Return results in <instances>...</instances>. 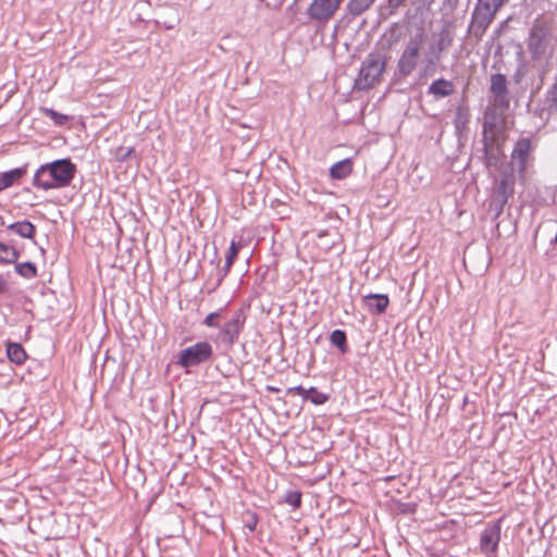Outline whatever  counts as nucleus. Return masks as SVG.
Wrapping results in <instances>:
<instances>
[{"instance_id": "1", "label": "nucleus", "mask_w": 557, "mask_h": 557, "mask_svg": "<svg viewBox=\"0 0 557 557\" xmlns=\"http://www.w3.org/2000/svg\"><path fill=\"white\" fill-rule=\"evenodd\" d=\"M75 173L76 165L69 158L54 160L36 170L32 185L42 190L63 188L71 184Z\"/></svg>"}, {"instance_id": "2", "label": "nucleus", "mask_w": 557, "mask_h": 557, "mask_svg": "<svg viewBox=\"0 0 557 557\" xmlns=\"http://www.w3.org/2000/svg\"><path fill=\"white\" fill-rule=\"evenodd\" d=\"M508 0H478L468 26L470 36L481 39L495 18L496 13Z\"/></svg>"}, {"instance_id": "3", "label": "nucleus", "mask_w": 557, "mask_h": 557, "mask_svg": "<svg viewBox=\"0 0 557 557\" xmlns=\"http://www.w3.org/2000/svg\"><path fill=\"white\" fill-rule=\"evenodd\" d=\"M386 63L387 59L383 53L379 51L370 52L361 64L356 78V86L364 90L379 84L386 69Z\"/></svg>"}, {"instance_id": "4", "label": "nucleus", "mask_w": 557, "mask_h": 557, "mask_svg": "<svg viewBox=\"0 0 557 557\" xmlns=\"http://www.w3.org/2000/svg\"><path fill=\"white\" fill-rule=\"evenodd\" d=\"M536 144L530 137H520L513 145L510 154L511 171L522 181L528 170L533 166Z\"/></svg>"}, {"instance_id": "5", "label": "nucleus", "mask_w": 557, "mask_h": 557, "mask_svg": "<svg viewBox=\"0 0 557 557\" xmlns=\"http://www.w3.org/2000/svg\"><path fill=\"white\" fill-rule=\"evenodd\" d=\"M515 191V177L511 173H504L499 180L494 183L488 210L494 219L502 215L505 206Z\"/></svg>"}, {"instance_id": "6", "label": "nucleus", "mask_w": 557, "mask_h": 557, "mask_svg": "<svg viewBox=\"0 0 557 557\" xmlns=\"http://www.w3.org/2000/svg\"><path fill=\"white\" fill-rule=\"evenodd\" d=\"M424 44V34L419 33L411 37L397 61V74L401 78L411 75L418 66L421 49Z\"/></svg>"}, {"instance_id": "7", "label": "nucleus", "mask_w": 557, "mask_h": 557, "mask_svg": "<svg viewBox=\"0 0 557 557\" xmlns=\"http://www.w3.org/2000/svg\"><path fill=\"white\" fill-rule=\"evenodd\" d=\"M213 348L210 343L202 341L180 351L177 364L182 368L199 366L211 359Z\"/></svg>"}, {"instance_id": "8", "label": "nucleus", "mask_w": 557, "mask_h": 557, "mask_svg": "<svg viewBox=\"0 0 557 557\" xmlns=\"http://www.w3.org/2000/svg\"><path fill=\"white\" fill-rule=\"evenodd\" d=\"M549 42V33L543 24H534L529 33L527 46L532 59L537 60L545 54Z\"/></svg>"}, {"instance_id": "9", "label": "nucleus", "mask_w": 557, "mask_h": 557, "mask_svg": "<svg viewBox=\"0 0 557 557\" xmlns=\"http://www.w3.org/2000/svg\"><path fill=\"white\" fill-rule=\"evenodd\" d=\"M343 0H312L307 8V15L314 22L326 23L337 12Z\"/></svg>"}, {"instance_id": "10", "label": "nucleus", "mask_w": 557, "mask_h": 557, "mask_svg": "<svg viewBox=\"0 0 557 557\" xmlns=\"http://www.w3.org/2000/svg\"><path fill=\"white\" fill-rule=\"evenodd\" d=\"M490 92L493 97V106L500 111H505L510 106V96L508 90L507 77L504 74L496 73L491 76Z\"/></svg>"}, {"instance_id": "11", "label": "nucleus", "mask_w": 557, "mask_h": 557, "mask_svg": "<svg viewBox=\"0 0 557 557\" xmlns=\"http://www.w3.org/2000/svg\"><path fill=\"white\" fill-rule=\"evenodd\" d=\"M245 321V315L240 311H237L233 318L221 327L219 333L221 342L230 346L235 344L244 329Z\"/></svg>"}, {"instance_id": "12", "label": "nucleus", "mask_w": 557, "mask_h": 557, "mask_svg": "<svg viewBox=\"0 0 557 557\" xmlns=\"http://www.w3.org/2000/svg\"><path fill=\"white\" fill-rule=\"evenodd\" d=\"M500 540V525L498 523L486 527L480 536V547L484 553L496 550Z\"/></svg>"}, {"instance_id": "13", "label": "nucleus", "mask_w": 557, "mask_h": 557, "mask_svg": "<svg viewBox=\"0 0 557 557\" xmlns=\"http://www.w3.org/2000/svg\"><path fill=\"white\" fill-rule=\"evenodd\" d=\"M453 44V36L447 28H443L438 33L437 40L431 45L430 50L432 58L428 59V66L435 65L441 60V53L447 50Z\"/></svg>"}, {"instance_id": "14", "label": "nucleus", "mask_w": 557, "mask_h": 557, "mask_svg": "<svg viewBox=\"0 0 557 557\" xmlns=\"http://www.w3.org/2000/svg\"><path fill=\"white\" fill-rule=\"evenodd\" d=\"M367 310L373 315H380L385 312L389 305V298L386 294H369L362 298Z\"/></svg>"}, {"instance_id": "15", "label": "nucleus", "mask_w": 557, "mask_h": 557, "mask_svg": "<svg viewBox=\"0 0 557 557\" xmlns=\"http://www.w3.org/2000/svg\"><path fill=\"white\" fill-rule=\"evenodd\" d=\"M455 91L454 83L445 78L434 81L428 88V94L434 99H441L453 95Z\"/></svg>"}, {"instance_id": "16", "label": "nucleus", "mask_w": 557, "mask_h": 557, "mask_svg": "<svg viewBox=\"0 0 557 557\" xmlns=\"http://www.w3.org/2000/svg\"><path fill=\"white\" fill-rule=\"evenodd\" d=\"M27 173V164L10 171L0 172V191L11 187Z\"/></svg>"}, {"instance_id": "17", "label": "nucleus", "mask_w": 557, "mask_h": 557, "mask_svg": "<svg viewBox=\"0 0 557 557\" xmlns=\"http://www.w3.org/2000/svg\"><path fill=\"white\" fill-rule=\"evenodd\" d=\"M7 230L27 239H33L36 234V226L27 220L11 223L7 226Z\"/></svg>"}, {"instance_id": "18", "label": "nucleus", "mask_w": 557, "mask_h": 557, "mask_svg": "<svg viewBox=\"0 0 557 557\" xmlns=\"http://www.w3.org/2000/svg\"><path fill=\"white\" fill-rule=\"evenodd\" d=\"M7 356L9 360L17 366L23 364L27 359V354L18 343H9L7 345Z\"/></svg>"}, {"instance_id": "19", "label": "nucleus", "mask_w": 557, "mask_h": 557, "mask_svg": "<svg viewBox=\"0 0 557 557\" xmlns=\"http://www.w3.org/2000/svg\"><path fill=\"white\" fill-rule=\"evenodd\" d=\"M351 172L352 164L349 159L341 160L333 164L330 169V175L335 180L346 178Z\"/></svg>"}, {"instance_id": "20", "label": "nucleus", "mask_w": 557, "mask_h": 557, "mask_svg": "<svg viewBox=\"0 0 557 557\" xmlns=\"http://www.w3.org/2000/svg\"><path fill=\"white\" fill-rule=\"evenodd\" d=\"M376 0H348L346 10L352 16H359L368 11Z\"/></svg>"}, {"instance_id": "21", "label": "nucleus", "mask_w": 557, "mask_h": 557, "mask_svg": "<svg viewBox=\"0 0 557 557\" xmlns=\"http://www.w3.org/2000/svg\"><path fill=\"white\" fill-rule=\"evenodd\" d=\"M18 258L20 252L14 246L0 242V264H13Z\"/></svg>"}, {"instance_id": "22", "label": "nucleus", "mask_w": 557, "mask_h": 557, "mask_svg": "<svg viewBox=\"0 0 557 557\" xmlns=\"http://www.w3.org/2000/svg\"><path fill=\"white\" fill-rule=\"evenodd\" d=\"M244 247L243 240L235 242L234 239L231 242L228 251L225 256V264L223 267V271L225 274H227L237 258L238 251Z\"/></svg>"}, {"instance_id": "23", "label": "nucleus", "mask_w": 557, "mask_h": 557, "mask_svg": "<svg viewBox=\"0 0 557 557\" xmlns=\"http://www.w3.org/2000/svg\"><path fill=\"white\" fill-rule=\"evenodd\" d=\"M483 154L485 159L486 166H494L497 164V158L492 156L490 151L491 144L493 141V138L487 137V124L484 123L483 126Z\"/></svg>"}, {"instance_id": "24", "label": "nucleus", "mask_w": 557, "mask_h": 557, "mask_svg": "<svg viewBox=\"0 0 557 557\" xmlns=\"http://www.w3.org/2000/svg\"><path fill=\"white\" fill-rule=\"evenodd\" d=\"M330 342L333 346L338 348L342 354L348 351L347 335L343 330H334L330 335Z\"/></svg>"}, {"instance_id": "25", "label": "nucleus", "mask_w": 557, "mask_h": 557, "mask_svg": "<svg viewBox=\"0 0 557 557\" xmlns=\"http://www.w3.org/2000/svg\"><path fill=\"white\" fill-rule=\"evenodd\" d=\"M14 270H15L16 274H18L20 276H22L26 280H32L37 276V268H36L35 263L29 262V261L15 263Z\"/></svg>"}, {"instance_id": "26", "label": "nucleus", "mask_w": 557, "mask_h": 557, "mask_svg": "<svg viewBox=\"0 0 557 557\" xmlns=\"http://www.w3.org/2000/svg\"><path fill=\"white\" fill-rule=\"evenodd\" d=\"M42 112H44V114L47 117L52 120L53 123L55 125H58V126L65 125L69 122V120H70L69 115L59 113V112H57V111H54L53 109H50V108H44Z\"/></svg>"}, {"instance_id": "27", "label": "nucleus", "mask_w": 557, "mask_h": 557, "mask_svg": "<svg viewBox=\"0 0 557 557\" xmlns=\"http://www.w3.org/2000/svg\"><path fill=\"white\" fill-rule=\"evenodd\" d=\"M133 147H117L114 151V158L119 162L126 161L133 153H134Z\"/></svg>"}, {"instance_id": "28", "label": "nucleus", "mask_w": 557, "mask_h": 557, "mask_svg": "<svg viewBox=\"0 0 557 557\" xmlns=\"http://www.w3.org/2000/svg\"><path fill=\"white\" fill-rule=\"evenodd\" d=\"M285 503L293 506V508H299L301 505V493L298 491H288L285 495Z\"/></svg>"}, {"instance_id": "29", "label": "nucleus", "mask_w": 557, "mask_h": 557, "mask_svg": "<svg viewBox=\"0 0 557 557\" xmlns=\"http://www.w3.org/2000/svg\"><path fill=\"white\" fill-rule=\"evenodd\" d=\"M468 112L462 108H458L455 115V127L456 129H461L468 123Z\"/></svg>"}, {"instance_id": "30", "label": "nucleus", "mask_w": 557, "mask_h": 557, "mask_svg": "<svg viewBox=\"0 0 557 557\" xmlns=\"http://www.w3.org/2000/svg\"><path fill=\"white\" fill-rule=\"evenodd\" d=\"M546 101L557 107V74L554 77L553 84L546 91Z\"/></svg>"}, {"instance_id": "31", "label": "nucleus", "mask_w": 557, "mask_h": 557, "mask_svg": "<svg viewBox=\"0 0 557 557\" xmlns=\"http://www.w3.org/2000/svg\"><path fill=\"white\" fill-rule=\"evenodd\" d=\"M329 398L330 397L327 394L318 391L317 393H314V395H308L307 400H309L313 405H323L329 400Z\"/></svg>"}, {"instance_id": "32", "label": "nucleus", "mask_w": 557, "mask_h": 557, "mask_svg": "<svg viewBox=\"0 0 557 557\" xmlns=\"http://www.w3.org/2000/svg\"><path fill=\"white\" fill-rule=\"evenodd\" d=\"M220 318V312H211L203 320V324L208 327H219V322L216 321Z\"/></svg>"}, {"instance_id": "33", "label": "nucleus", "mask_w": 557, "mask_h": 557, "mask_svg": "<svg viewBox=\"0 0 557 557\" xmlns=\"http://www.w3.org/2000/svg\"><path fill=\"white\" fill-rule=\"evenodd\" d=\"M287 395H300L304 400H307L308 398V388L302 387L301 385L289 387L286 391Z\"/></svg>"}, {"instance_id": "34", "label": "nucleus", "mask_w": 557, "mask_h": 557, "mask_svg": "<svg viewBox=\"0 0 557 557\" xmlns=\"http://www.w3.org/2000/svg\"><path fill=\"white\" fill-rule=\"evenodd\" d=\"M406 0H386L388 9L394 12L396 11L400 5L405 3Z\"/></svg>"}, {"instance_id": "35", "label": "nucleus", "mask_w": 557, "mask_h": 557, "mask_svg": "<svg viewBox=\"0 0 557 557\" xmlns=\"http://www.w3.org/2000/svg\"><path fill=\"white\" fill-rule=\"evenodd\" d=\"M8 289V283L7 281L3 278V276L0 274V294H3L5 293Z\"/></svg>"}, {"instance_id": "36", "label": "nucleus", "mask_w": 557, "mask_h": 557, "mask_svg": "<svg viewBox=\"0 0 557 557\" xmlns=\"http://www.w3.org/2000/svg\"><path fill=\"white\" fill-rule=\"evenodd\" d=\"M267 389L271 393H278L281 389L274 386H268Z\"/></svg>"}, {"instance_id": "37", "label": "nucleus", "mask_w": 557, "mask_h": 557, "mask_svg": "<svg viewBox=\"0 0 557 557\" xmlns=\"http://www.w3.org/2000/svg\"><path fill=\"white\" fill-rule=\"evenodd\" d=\"M318 389L313 386H311L310 388H308V395H314V393H317Z\"/></svg>"}, {"instance_id": "38", "label": "nucleus", "mask_w": 557, "mask_h": 557, "mask_svg": "<svg viewBox=\"0 0 557 557\" xmlns=\"http://www.w3.org/2000/svg\"><path fill=\"white\" fill-rule=\"evenodd\" d=\"M550 245L553 246V249H555V246L557 245V234L555 237L550 240Z\"/></svg>"}, {"instance_id": "39", "label": "nucleus", "mask_w": 557, "mask_h": 557, "mask_svg": "<svg viewBox=\"0 0 557 557\" xmlns=\"http://www.w3.org/2000/svg\"><path fill=\"white\" fill-rule=\"evenodd\" d=\"M174 26H175L174 24L164 23V27H165L166 29H173V28H174Z\"/></svg>"}]
</instances>
